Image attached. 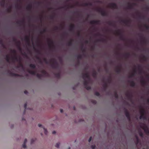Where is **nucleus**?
<instances>
[{"instance_id":"15","label":"nucleus","mask_w":149,"mask_h":149,"mask_svg":"<svg viewBox=\"0 0 149 149\" xmlns=\"http://www.w3.org/2000/svg\"><path fill=\"white\" fill-rule=\"evenodd\" d=\"M129 5L128 6L127 8L128 9H132L133 8V5H136V3H133L132 4H130V3H129Z\"/></svg>"},{"instance_id":"14","label":"nucleus","mask_w":149,"mask_h":149,"mask_svg":"<svg viewBox=\"0 0 149 149\" xmlns=\"http://www.w3.org/2000/svg\"><path fill=\"white\" fill-rule=\"evenodd\" d=\"M25 40L27 42L28 45H30V38L29 36H26L25 38Z\"/></svg>"},{"instance_id":"30","label":"nucleus","mask_w":149,"mask_h":149,"mask_svg":"<svg viewBox=\"0 0 149 149\" xmlns=\"http://www.w3.org/2000/svg\"><path fill=\"white\" fill-rule=\"evenodd\" d=\"M102 86L104 88V90H105L107 88L108 86L107 83L106 82H105L104 84H103Z\"/></svg>"},{"instance_id":"43","label":"nucleus","mask_w":149,"mask_h":149,"mask_svg":"<svg viewBox=\"0 0 149 149\" xmlns=\"http://www.w3.org/2000/svg\"><path fill=\"white\" fill-rule=\"evenodd\" d=\"M144 26L146 30H149V26L148 25L145 24L144 25Z\"/></svg>"},{"instance_id":"29","label":"nucleus","mask_w":149,"mask_h":149,"mask_svg":"<svg viewBox=\"0 0 149 149\" xmlns=\"http://www.w3.org/2000/svg\"><path fill=\"white\" fill-rule=\"evenodd\" d=\"M29 67L31 68L34 69L36 68V66L35 64H31L29 65Z\"/></svg>"},{"instance_id":"10","label":"nucleus","mask_w":149,"mask_h":149,"mask_svg":"<svg viewBox=\"0 0 149 149\" xmlns=\"http://www.w3.org/2000/svg\"><path fill=\"white\" fill-rule=\"evenodd\" d=\"M12 60L14 62L15 61L19 62L20 60H21L20 58H19V59L18 58L17 56L16 55H14L13 57L12 58Z\"/></svg>"},{"instance_id":"34","label":"nucleus","mask_w":149,"mask_h":149,"mask_svg":"<svg viewBox=\"0 0 149 149\" xmlns=\"http://www.w3.org/2000/svg\"><path fill=\"white\" fill-rule=\"evenodd\" d=\"M130 56V53H127L124 54V57L126 58H128Z\"/></svg>"},{"instance_id":"20","label":"nucleus","mask_w":149,"mask_h":149,"mask_svg":"<svg viewBox=\"0 0 149 149\" xmlns=\"http://www.w3.org/2000/svg\"><path fill=\"white\" fill-rule=\"evenodd\" d=\"M20 42L19 41H18L17 42V46L18 47V48L20 51H22V49L20 47Z\"/></svg>"},{"instance_id":"42","label":"nucleus","mask_w":149,"mask_h":149,"mask_svg":"<svg viewBox=\"0 0 149 149\" xmlns=\"http://www.w3.org/2000/svg\"><path fill=\"white\" fill-rule=\"evenodd\" d=\"M6 10L8 12L10 13L11 11V7L10 6L9 8H7Z\"/></svg>"},{"instance_id":"13","label":"nucleus","mask_w":149,"mask_h":149,"mask_svg":"<svg viewBox=\"0 0 149 149\" xmlns=\"http://www.w3.org/2000/svg\"><path fill=\"white\" fill-rule=\"evenodd\" d=\"M116 71L118 74L120 73L121 72V65L117 66L116 69Z\"/></svg>"},{"instance_id":"55","label":"nucleus","mask_w":149,"mask_h":149,"mask_svg":"<svg viewBox=\"0 0 149 149\" xmlns=\"http://www.w3.org/2000/svg\"><path fill=\"white\" fill-rule=\"evenodd\" d=\"M36 139H32L31 140V143L32 144L33 143V142L35 141Z\"/></svg>"},{"instance_id":"17","label":"nucleus","mask_w":149,"mask_h":149,"mask_svg":"<svg viewBox=\"0 0 149 149\" xmlns=\"http://www.w3.org/2000/svg\"><path fill=\"white\" fill-rule=\"evenodd\" d=\"M75 25L74 24H72L70 26V30L71 31H74Z\"/></svg>"},{"instance_id":"5","label":"nucleus","mask_w":149,"mask_h":149,"mask_svg":"<svg viewBox=\"0 0 149 149\" xmlns=\"http://www.w3.org/2000/svg\"><path fill=\"white\" fill-rule=\"evenodd\" d=\"M82 77L83 79H87L89 81L90 80V76L88 72H86L85 74L83 73L82 75Z\"/></svg>"},{"instance_id":"49","label":"nucleus","mask_w":149,"mask_h":149,"mask_svg":"<svg viewBox=\"0 0 149 149\" xmlns=\"http://www.w3.org/2000/svg\"><path fill=\"white\" fill-rule=\"evenodd\" d=\"M105 40H106L105 39H101L98 40H97V41H98V42L102 41V42H104Z\"/></svg>"},{"instance_id":"57","label":"nucleus","mask_w":149,"mask_h":149,"mask_svg":"<svg viewBox=\"0 0 149 149\" xmlns=\"http://www.w3.org/2000/svg\"><path fill=\"white\" fill-rule=\"evenodd\" d=\"M0 44H1L2 46H4V45L3 43V41L2 40H0Z\"/></svg>"},{"instance_id":"24","label":"nucleus","mask_w":149,"mask_h":149,"mask_svg":"<svg viewBox=\"0 0 149 149\" xmlns=\"http://www.w3.org/2000/svg\"><path fill=\"white\" fill-rule=\"evenodd\" d=\"M140 119H141L142 118L145 120L146 119V118L145 116V114H141V115L139 117Z\"/></svg>"},{"instance_id":"53","label":"nucleus","mask_w":149,"mask_h":149,"mask_svg":"<svg viewBox=\"0 0 149 149\" xmlns=\"http://www.w3.org/2000/svg\"><path fill=\"white\" fill-rule=\"evenodd\" d=\"M142 39H143V40H142L141 41L143 42L144 43H146V40L144 39H143V38H142Z\"/></svg>"},{"instance_id":"54","label":"nucleus","mask_w":149,"mask_h":149,"mask_svg":"<svg viewBox=\"0 0 149 149\" xmlns=\"http://www.w3.org/2000/svg\"><path fill=\"white\" fill-rule=\"evenodd\" d=\"M139 17L140 19H144L145 17L143 16H141L140 15H139Z\"/></svg>"},{"instance_id":"47","label":"nucleus","mask_w":149,"mask_h":149,"mask_svg":"<svg viewBox=\"0 0 149 149\" xmlns=\"http://www.w3.org/2000/svg\"><path fill=\"white\" fill-rule=\"evenodd\" d=\"M46 32V29H43L42 31H41L40 32V33L42 34L44 33H45Z\"/></svg>"},{"instance_id":"28","label":"nucleus","mask_w":149,"mask_h":149,"mask_svg":"<svg viewBox=\"0 0 149 149\" xmlns=\"http://www.w3.org/2000/svg\"><path fill=\"white\" fill-rule=\"evenodd\" d=\"M32 6L31 5H28L26 7L27 10L29 11H31L32 9Z\"/></svg>"},{"instance_id":"22","label":"nucleus","mask_w":149,"mask_h":149,"mask_svg":"<svg viewBox=\"0 0 149 149\" xmlns=\"http://www.w3.org/2000/svg\"><path fill=\"white\" fill-rule=\"evenodd\" d=\"M135 137L136 139V141L135 142V144L137 146L138 144L139 143L140 140L137 135H135Z\"/></svg>"},{"instance_id":"27","label":"nucleus","mask_w":149,"mask_h":149,"mask_svg":"<svg viewBox=\"0 0 149 149\" xmlns=\"http://www.w3.org/2000/svg\"><path fill=\"white\" fill-rule=\"evenodd\" d=\"M141 107V110H140V113L141 114H145V111L144 109L142 108L141 107Z\"/></svg>"},{"instance_id":"16","label":"nucleus","mask_w":149,"mask_h":149,"mask_svg":"<svg viewBox=\"0 0 149 149\" xmlns=\"http://www.w3.org/2000/svg\"><path fill=\"white\" fill-rule=\"evenodd\" d=\"M124 110L125 115L126 117H127L129 116H130V114L128 111L125 108L124 109Z\"/></svg>"},{"instance_id":"11","label":"nucleus","mask_w":149,"mask_h":149,"mask_svg":"<svg viewBox=\"0 0 149 149\" xmlns=\"http://www.w3.org/2000/svg\"><path fill=\"white\" fill-rule=\"evenodd\" d=\"M48 41L49 42L48 43V45L49 47L50 48H54V46L53 44V42L50 40H49Z\"/></svg>"},{"instance_id":"45","label":"nucleus","mask_w":149,"mask_h":149,"mask_svg":"<svg viewBox=\"0 0 149 149\" xmlns=\"http://www.w3.org/2000/svg\"><path fill=\"white\" fill-rule=\"evenodd\" d=\"M43 61L45 63H48V61L47 59L46 58H43Z\"/></svg>"},{"instance_id":"35","label":"nucleus","mask_w":149,"mask_h":149,"mask_svg":"<svg viewBox=\"0 0 149 149\" xmlns=\"http://www.w3.org/2000/svg\"><path fill=\"white\" fill-rule=\"evenodd\" d=\"M126 96L128 98L130 99L132 97V94H130V93H128L126 94Z\"/></svg>"},{"instance_id":"51","label":"nucleus","mask_w":149,"mask_h":149,"mask_svg":"<svg viewBox=\"0 0 149 149\" xmlns=\"http://www.w3.org/2000/svg\"><path fill=\"white\" fill-rule=\"evenodd\" d=\"M142 58L145 61H146L147 60V58L145 56H143Z\"/></svg>"},{"instance_id":"36","label":"nucleus","mask_w":149,"mask_h":149,"mask_svg":"<svg viewBox=\"0 0 149 149\" xmlns=\"http://www.w3.org/2000/svg\"><path fill=\"white\" fill-rule=\"evenodd\" d=\"M114 96L115 97V98L116 99H118V95L117 93L115 91V93L114 94Z\"/></svg>"},{"instance_id":"59","label":"nucleus","mask_w":149,"mask_h":149,"mask_svg":"<svg viewBox=\"0 0 149 149\" xmlns=\"http://www.w3.org/2000/svg\"><path fill=\"white\" fill-rule=\"evenodd\" d=\"M141 66H139V73L140 74H141V73H142V69H140V68Z\"/></svg>"},{"instance_id":"61","label":"nucleus","mask_w":149,"mask_h":149,"mask_svg":"<svg viewBox=\"0 0 149 149\" xmlns=\"http://www.w3.org/2000/svg\"><path fill=\"white\" fill-rule=\"evenodd\" d=\"M95 145H93L91 146V148L92 149H95Z\"/></svg>"},{"instance_id":"19","label":"nucleus","mask_w":149,"mask_h":149,"mask_svg":"<svg viewBox=\"0 0 149 149\" xmlns=\"http://www.w3.org/2000/svg\"><path fill=\"white\" fill-rule=\"evenodd\" d=\"M54 74L55 77L57 79H59L61 77V74L60 72L54 73Z\"/></svg>"},{"instance_id":"48","label":"nucleus","mask_w":149,"mask_h":149,"mask_svg":"<svg viewBox=\"0 0 149 149\" xmlns=\"http://www.w3.org/2000/svg\"><path fill=\"white\" fill-rule=\"evenodd\" d=\"M12 53L14 54V55H16V51L15 50L13 49L11 50Z\"/></svg>"},{"instance_id":"26","label":"nucleus","mask_w":149,"mask_h":149,"mask_svg":"<svg viewBox=\"0 0 149 149\" xmlns=\"http://www.w3.org/2000/svg\"><path fill=\"white\" fill-rule=\"evenodd\" d=\"M121 22H123L125 24L127 25L128 23L130 22V21L129 20H121Z\"/></svg>"},{"instance_id":"21","label":"nucleus","mask_w":149,"mask_h":149,"mask_svg":"<svg viewBox=\"0 0 149 149\" xmlns=\"http://www.w3.org/2000/svg\"><path fill=\"white\" fill-rule=\"evenodd\" d=\"M97 73L96 71L93 70L92 73V76L94 78H96L97 77Z\"/></svg>"},{"instance_id":"23","label":"nucleus","mask_w":149,"mask_h":149,"mask_svg":"<svg viewBox=\"0 0 149 149\" xmlns=\"http://www.w3.org/2000/svg\"><path fill=\"white\" fill-rule=\"evenodd\" d=\"M141 83L143 86L145 85L146 84V82L143 79V77H142V79L141 81Z\"/></svg>"},{"instance_id":"44","label":"nucleus","mask_w":149,"mask_h":149,"mask_svg":"<svg viewBox=\"0 0 149 149\" xmlns=\"http://www.w3.org/2000/svg\"><path fill=\"white\" fill-rule=\"evenodd\" d=\"M95 95L97 96H100V94L99 92H98L96 91L95 93Z\"/></svg>"},{"instance_id":"50","label":"nucleus","mask_w":149,"mask_h":149,"mask_svg":"<svg viewBox=\"0 0 149 149\" xmlns=\"http://www.w3.org/2000/svg\"><path fill=\"white\" fill-rule=\"evenodd\" d=\"M43 129L44 130V133L46 134L47 135V131L46 129L43 127Z\"/></svg>"},{"instance_id":"38","label":"nucleus","mask_w":149,"mask_h":149,"mask_svg":"<svg viewBox=\"0 0 149 149\" xmlns=\"http://www.w3.org/2000/svg\"><path fill=\"white\" fill-rule=\"evenodd\" d=\"M81 49L82 50V52L84 53L86 52V49L85 48H83V45L82 44L81 47Z\"/></svg>"},{"instance_id":"1","label":"nucleus","mask_w":149,"mask_h":149,"mask_svg":"<svg viewBox=\"0 0 149 149\" xmlns=\"http://www.w3.org/2000/svg\"><path fill=\"white\" fill-rule=\"evenodd\" d=\"M84 80L83 84L85 88L87 90L90 89H91V87L90 86L88 85L89 82L90 81H89L88 80H86L85 79H84Z\"/></svg>"},{"instance_id":"18","label":"nucleus","mask_w":149,"mask_h":149,"mask_svg":"<svg viewBox=\"0 0 149 149\" xmlns=\"http://www.w3.org/2000/svg\"><path fill=\"white\" fill-rule=\"evenodd\" d=\"M28 72L30 74L33 75H36V72L35 71H31L29 70H27Z\"/></svg>"},{"instance_id":"25","label":"nucleus","mask_w":149,"mask_h":149,"mask_svg":"<svg viewBox=\"0 0 149 149\" xmlns=\"http://www.w3.org/2000/svg\"><path fill=\"white\" fill-rule=\"evenodd\" d=\"M129 82L130 83V86H131L134 87L136 85L134 81H132Z\"/></svg>"},{"instance_id":"56","label":"nucleus","mask_w":149,"mask_h":149,"mask_svg":"<svg viewBox=\"0 0 149 149\" xmlns=\"http://www.w3.org/2000/svg\"><path fill=\"white\" fill-rule=\"evenodd\" d=\"M36 58L38 60H39V63H42V62L41 60V58L39 57H37Z\"/></svg>"},{"instance_id":"37","label":"nucleus","mask_w":149,"mask_h":149,"mask_svg":"<svg viewBox=\"0 0 149 149\" xmlns=\"http://www.w3.org/2000/svg\"><path fill=\"white\" fill-rule=\"evenodd\" d=\"M73 40L71 39L70 40V41H69L68 43V46H71L72 45V41H73Z\"/></svg>"},{"instance_id":"31","label":"nucleus","mask_w":149,"mask_h":149,"mask_svg":"<svg viewBox=\"0 0 149 149\" xmlns=\"http://www.w3.org/2000/svg\"><path fill=\"white\" fill-rule=\"evenodd\" d=\"M10 57L8 55H6V59L7 61L8 62H9L10 61Z\"/></svg>"},{"instance_id":"41","label":"nucleus","mask_w":149,"mask_h":149,"mask_svg":"<svg viewBox=\"0 0 149 149\" xmlns=\"http://www.w3.org/2000/svg\"><path fill=\"white\" fill-rule=\"evenodd\" d=\"M82 58V56L81 55H79L77 56V59L78 60H81Z\"/></svg>"},{"instance_id":"64","label":"nucleus","mask_w":149,"mask_h":149,"mask_svg":"<svg viewBox=\"0 0 149 149\" xmlns=\"http://www.w3.org/2000/svg\"><path fill=\"white\" fill-rule=\"evenodd\" d=\"M26 144L24 143L22 145V147L24 148H25L26 147Z\"/></svg>"},{"instance_id":"8","label":"nucleus","mask_w":149,"mask_h":149,"mask_svg":"<svg viewBox=\"0 0 149 149\" xmlns=\"http://www.w3.org/2000/svg\"><path fill=\"white\" fill-rule=\"evenodd\" d=\"M110 7L113 9H118V6L115 3H111L109 4Z\"/></svg>"},{"instance_id":"2","label":"nucleus","mask_w":149,"mask_h":149,"mask_svg":"<svg viewBox=\"0 0 149 149\" xmlns=\"http://www.w3.org/2000/svg\"><path fill=\"white\" fill-rule=\"evenodd\" d=\"M50 62H52L51 65L52 67L54 68H56L58 65V64L57 61L54 59H52L50 60Z\"/></svg>"},{"instance_id":"62","label":"nucleus","mask_w":149,"mask_h":149,"mask_svg":"<svg viewBox=\"0 0 149 149\" xmlns=\"http://www.w3.org/2000/svg\"><path fill=\"white\" fill-rule=\"evenodd\" d=\"M91 102L95 104H96L97 103L96 101L95 100H92Z\"/></svg>"},{"instance_id":"6","label":"nucleus","mask_w":149,"mask_h":149,"mask_svg":"<svg viewBox=\"0 0 149 149\" xmlns=\"http://www.w3.org/2000/svg\"><path fill=\"white\" fill-rule=\"evenodd\" d=\"M141 127L144 130L145 133L147 135H149V129L145 125L143 126H141Z\"/></svg>"},{"instance_id":"12","label":"nucleus","mask_w":149,"mask_h":149,"mask_svg":"<svg viewBox=\"0 0 149 149\" xmlns=\"http://www.w3.org/2000/svg\"><path fill=\"white\" fill-rule=\"evenodd\" d=\"M100 21L99 20H93L90 21V24H100Z\"/></svg>"},{"instance_id":"52","label":"nucleus","mask_w":149,"mask_h":149,"mask_svg":"<svg viewBox=\"0 0 149 149\" xmlns=\"http://www.w3.org/2000/svg\"><path fill=\"white\" fill-rule=\"evenodd\" d=\"M60 144L59 143H56L55 145V147L57 148H58L60 145Z\"/></svg>"},{"instance_id":"63","label":"nucleus","mask_w":149,"mask_h":149,"mask_svg":"<svg viewBox=\"0 0 149 149\" xmlns=\"http://www.w3.org/2000/svg\"><path fill=\"white\" fill-rule=\"evenodd\" d=\"M108 23L110 25H112L113 23L111 22L110 21L108 22Z\"/></svg>"},{"instance_id":"9","label":"nucleus","mask_w":149,"mask_h":149,"mask_svg":"<svg viewBox=\"0 0 149 149\" xmlns=\"http://www.w3.org/2000/svg\"><path fill=\"white\" fill-rule=\"evenodd\" d=\"M41 73L43 74L42 76L48 77L49 76V74L45 70H42L41 71Z\"/></svg>"},{"instance_id":"58","label":"nucleus","mask_w":149,"mask_h":149,"mask_svg":"<svg viewBox=\"0 0 149 149\" xmlns=\"http://www.w3.org/2000/svg\"><path fill=\"white\" fill-rule=\"evenodd\" d=\"M1 5L2 6H4V4H5L4 1H2L1 2Z\"/></svg>"},{"instance_id":"60","label":"nucleus","mask_w":149,"mask_h":149,"mask_svg":"<svg viewBox=\"0 0 149 149\" xmlns=\"http://www.w3.org/2000/svg\"><path fill=\"white\" fill-rule=\"evenodd\" d=\"M107 80H108V82L109 83H110L111 82V77H110L109 78V79H108Z\"/></svg>"},{"instance_id":"32","label":"nucleus","mask_w":149,"mask_h":149,"mask_svg":"<svg viewBox=\"0 0 149 149\" xmlns=\"http://www.w3.org/2000/svg\"><path fill=\"white\" fill-rule=\"evenodd\" d=\"M36 77L39 79H41V77H42V74H39L37 73L36 74Z\"/></svg>"},{"instance_id":"7","label":"nucleus","mask_w":149,"mask_h":149,"mask_svg":"<svg viewBox=\"0 0 149 149\" xmlns=\"http://www.w3.org/2000/svg\"><path fill=\"white\" fill-rule=\"evenodd\" d=\"M116 33L118 35L120 36V39L124 41L125 40V39L124 37L123 36L122 33L120 32L118 30L116 31Z\"/></svg>"},{"instance_id":"3","label":"nucleus","mask_w":149,"mask_h":149,"mask_svg":"<svg viewBox=\"0 0 149 149\" xmlns=\"http://www.w3.org/2000/svg\"><path fill=\"white\" fill-rule=\"evenodd\" d=\"M8 73L9 74V76L11 77H22V75L17 74L13 73L10 70H8Z\"/></svg>"},{"instance_id":"33","label":"nucleus","mask_w":149,"mask_h":149,"mask_svg":"<svg viewBox=\"0 0 149 149\" xmlns=\"http://www.w3.org/2000/svg\"><path fill=\"white\" fill-rule=\"evenodd\" d=\"M24 20H23L22 21L17 22L16 23L17 24L21 25V23L24 24Z\"/></svg>"},{"instance_id":"40","label":"nucleus","mask_w":149,"mask_h":149,"mask_svg":"<svg viewBox=\"0 0 149 149\" xmlns=\"http://www.w3.org/2000/svg\"><path fill=\"white\" fill-rule=\"evenodd\" d=\"M84 5L85 6H87L89 5L91 6L92 5V4L91 3H85L84 4Z\"/></svg>"},{"instance_id":"39","label":"nucleus","mask_w":149,"mask_h":149,"mask_svg":"<svg viewBox=\"0 0 149 149\" xmlns=\"http://www.w3.org/2000/svg\"><path fill=\"white\" fill-rule=\"evenodd\" d=\"M139 136L142 137H143V133L141 131H139Z\"/></svg>"},{"instance_id":"46","label":"nucleus","mask_w":149,"mask_h":149,"mask_svg":"<svg viewBox=\"0 0 149 149\" xmlns=\"http://www.w3.org/2000/svg\"><path fill=\"white\" fill-rule=\"evenodd\" d=\"M19 62V66L23 68V66L22 64L21 63V60H20Z\"/></svg>"},{"instance_id":"4","label":"nucleus","mask_w":149,"mask_h":149,"mask_svg":"<svg viewBox=\"0 0 149 149\" xmlns=\"http://www.w3.org/2000/svg\"><path fill=\"white\" fill-rule=\"evenodd\" d=\"M97 11L100 13L102 16H104L107 15V13L105 11L102 10L101 9L98 8L97 9Z\"/></svg>"}]
</instances>
